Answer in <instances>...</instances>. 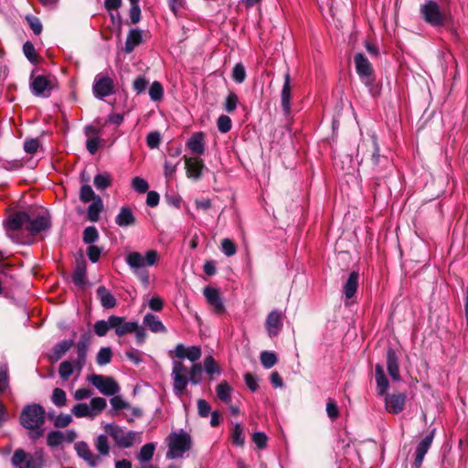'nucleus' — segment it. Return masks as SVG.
<instances>
[{"label": "nucleus", "instance_id": "nucleus-1", "mask_svg": "<svg viewBox=\"0 0 468 468\" xmlns=\"http://www.w3.org/2000/svg\"><path fill=\"white\" fill-rule=\"evenodd\" d=\"M420 17L427 25L435 28L443 27L456 36L454 18L448 5L428 0L420 5Z\"/></svg>", "mask_w": 468, "mask_h": 468}, {"label": "nucleus", "instance_id": "nucleus-2", "mask_svg": "<svg viewBox=\"0 0 468 468\" xmlns=\"http://www.w3.org/2000/svg\"><path fill=\"white\" fill-rule=\"evenodd\" d=\"M49 226L50 220L47 214L43 213L32 217L24 211L11 215L6 222L8 231H16L24 229L31 235H37L48 229Z\"/></svg>", "mask_w": 468, "mask_h": 468}, {"label": "nucleus", "instance_id": "nucleus-3", "mask_svg": "<svg viewBox=\"0 0 468 468\" xmlns=\"http://www.w3.org/2000/svg\"><path fill=\"white\" fill-rule=\"evenodd\" d=\"M356 157H360V164H365L372 170H377L378 167L380 169H387L389 165L388 157L379 154V146L376 135H371L359 143Z\"/></svg>", "mask_w": 468, "mask_h": 468}, {"label": "nucleus", "instance_id": "nucleus-4", "mask_svg": "<svg viewBox=\"0 0 468 468\" xmlns=\"http://www.w3.org/2000/svg\"><path fill=\"white\" fill-rule=\"evenodd\" d=\"M356 157H360V164H365L372 170H377L378 167L380 169H387L389 165L388 157L379 154V146L376 135H371L359 143Z\"/></svg>", "mask_w": 468, "mask_h": 468}, {"label": "nucleus", "instance_id": "nucleus-5", "mask_svg": "<svg viewBox=\"0 0 468 468\" xmlns=\"http://www.w3.org/2000/svg\"><path fill=\"white\" fill-rule=\"evenodd\" d=\"M45 422V410L43 407L38 404H31L26 406L20 415L21 425L27 430H36L35 434L31 438L37 439L43 435V431L40 430Z\"/></svg>", "mask_w": 468, "mask_h": 468}, {"label": "nucleus", "instance_id": "nucleus-6", "mask_svg": "<svg viewBox=\"0 0 468 468\" xmlns=\"http://www.w3.org/2000/svg\"><path fill=\"white\" fill-rule=\"evenodd\" d=\"M192 446L191 436L183 431L180 432H173L169 436L168 452L166 457L175 459L182 457L183 454L189 451Z\"/></svg>", "mask_w": 468, "mask_h": 468}, {"label": "nucleus", "instance_id": "nucleus-7", "mask_svg": "<svg viewBox=\"0 0 468 468\" xmlns=\"http://www.w3.org/2000/svg\"><path fill=\"white\" fill-rule=\"evenodd\" d=\"M11 463L17 468H43L44 455L41 451L28 453L22 449H17L12 456Z\"/></svg>", "mask_w": 468, "mask_h": 468}, {"label": "nucleus", "instance_id": "nucleus-8", "mask_svg": "<svg viewBox=\"0 0 468 468\" xmlns=\"http://www.w3.org/2000/svg\"><path fill=\"white\" fill-rule=\"evenodd\" d=\"M158 259V253L155 250H149L144 257L140 252L133 251L127 254L126 263L134 271L138 272L145 266H153Z\"/></svg>", "mask_w": 468, "mask_h": 468}, {"label": "nucleus", "instance_id": "nucleus-9", "mask_svg": "<svg viewBox=\"0 0 468 468\" xmlns=\"http://www.w3.org/2000/svg\"><path fill=\"white\" fill-rule=\"evenodd\" d=\"M88 349V336L84 334L78 343L77 351H78V361L75 365H73L69 361H63L58 369V373L60 378L63 380H67L69 376L73 373V369L76 366L81 367L85 362V356Z\"/></svg>", "mask_w": 468, "mask_h": 468}, {"label": "nucleus", "instance_id": "nucleus-10", "mask_svg": "<svg viewBox=\"0 0 468 468\" xmlns=\"http://www.w3.org/2000/svg\"><path fill=\"white\" fill-rule=\"evenodd\" d=\"M105 431L121 448L132 447L136 437L135 431H126L123 428L115 424H107L105 426Z\"/></svg>", "mask_w": 468, "mask_h": 468}, {"label": "nucleus", "instance_id": "nucleus-11", "mask_svg": "<svg viewBox=\"0 0 468 468\" xmlns=\"http://www.w3.org/2000/svg\"><path fill=\"white\" fill-rule=\"evenodd\" d=\"M90 382L104 396L112 397L120 391L118 382L110 376L91 374Z\"/></svg>", "mask_w": 468, "mask_h": 468}, {"label": "nucleus", "instance_id": "nucleus-12", "mask_svg": "<svg viewBox=\"0 0 468 468\" xmlns=\"http://www.w3.org/2000/svg\"><path fill=\"white\" fill-rule=\"evenodd\" d=\"M354 62L356 70L362 82H364L367 87H370L375 79L374 70L369 60L363 53H356L354 57Z\"/></svg>", "mask_w": 468, "mask_h": 468}, {"label": "nucleus", "instance_id": "nucleus-13", "mask_svg": "<svg viewBox=\"0 0 468 468\" xmlns=\"http://www.w3.org/2000/svg\"><path fill=\"white\" fill-rule=\"evenodd\" d=\"M87 262L83 250L75 255V266L72 272V282L78 289H84L86 283Z\"/></svg>", "mask_w": 468, "mask_h": 468}, {"label": "nucleus", "instance_id": "nucleus-14", "mask_svg": "<svg viewBox=\"0 0 468 468\" xmlns=\"http://www.w3.org/2000/svg\"><path fill=\"white\" fill-rule=\"evenodd\" d=\"M92 91L95 97L103 99L114 93V83L108 76L97 75L94 79Z\"/></svg>", "mask_w": 468, "mask_h": 468}, {"label": "nucleus", "instance_id": "nucleus-15", "mask_svg": "<svg viewBox=\"0 0 468 468\" xmlns=\"http://www.w3.org/2000/svg\"><path fill=\"white\" fill-rule=\"evenodd\" d=\"M112 329L114 330L117 336L122 337L133 333L137 328V322H127L125 317L111 315Z\"/></svg>", "mask_w": 468, "mask_h": 468}, {"label": "nucleus", "instance_id": "nucleus-16", "mask_svg": "<svg viewBox=\"0 0 468 468\" xmlns=\"http://www.w3.org/2000/svg\"><path fill=\"white\" fill-rule=\"evenodd\" d=\"M30 89L35 96L47 98L50 95L52 84L46 76L38 75L32 79Z\"/></svg>", "mask_w": 468, "mask_h": 468}, {"label": "nucleus", "instance_id": "nucleus-17", "mask_svg": "<svg viewBox=\"0 0 468 468\" xmlns=\"http://www.w3.org/2000/svg\"><path fill=\"white\" fill-rule=\"evenodd\" d=\"M183 159L185 161L187 177L199 180L202 176L203 169L205 168L203 160L197 157H188L186 155H184Z\"/></svg>", "mask_w": 468, "mask_h": 468}, {"label": "nucleus", "instance_id": "nucleus-18", "mask_svg": "<svg viewBox=\"0 0 468 468\" xmlns=\"http://www.w3.org/2000/svg\"><path fill=\"white\" fill-rule=\"evenodd\" d=\"M203 293L207 302L213 308L216 314H222L225 313V305L220 296V292L217 288L207 286L204 288Z\"/></svg>", "mask_w": 468, "mask_h": 468}, {"label": "nucleus", "instance_id": "nucleus-19", "mask_svg": "<svg viewBox=\"0 0 468 468\" xmlns=\"http://www.w3.org/2000/svg\"><path fill=\"white\" fill-rule=\"evenodd\" d=\"M406 394H386L385 404L386 410L391 414H399L403 411L406 404Z\"/></svg>", "mask_w": 468, "mask_h": 468}, {"label": "nucleus", "instance_id": "nucleus-20", "mask_svg": "<svg viewBox=\"0 0 468 468\" xmlns=\"http://www.w3.org/2000/svg\"><path fill=\"white\" fill-rule=\"evenodd\" d=\"M435 429L427 434L417 445L415 452V459L413 465L416 468H420L424 460L425 454L428 452L434 438Z\"/></svg>", "mask_w": 468, "mask_h": 468}, {"label": "nucleus", "instance_id": "nucleus-21", "mask_svg": "<svg viewBox=\"0 0 468 468\" xmlns=\"http://www.w3.org/2000/svg\"><path fill=\"white\" fill-rule=\"evenodd\" d=\"M89 219L90 222H97L100 219V214L104 210V205L101 197L95 194V192L90 186L89 189Z\"/></svg>", "mask_w": 468, "mask_h": 468}, {"label": "nucleus", "instance_id": "nucleus-22", "mask_svg": "<svg viewBox=\"0 0 468 468\" xmlns=\"http://www.w3.org/2000/svg\"><path fill=\"white\" fill-rule=\"evenodd\" d=\"M77 438L74 431L68 430L65 431H53L47 436V442L50 447H56L63 442H72Z\"/></svg>", "mask_w": 468, "mask_h": 468}, {"label": "nucleus", "instance_id": "nucleus-23", "mask_svg": "<svg viewBox=\"0 0 468 468\" xmlns=\"http://www.w3.org/2000/svg\"><path fill=\"white\" fill-rule=\"evenodd\" d=\"M282 312L271 311L265 321V327L270 337L276 336L282 328Z\"/></svg>", "mask_w": 468, "mask_h": 468}, {"label": "nucleus", "instance_id": "nucleus-24", "mask_svg": "<svg viewBox=\"0 0 468 468\" xmlns=\"http://www.w3.org/2000/svg\"><path fill=\"white\" fill-rule=\"evenodd\" d=\"M82 181H84V173L81 175ZM80 200L83 203L82 206L76 207V220L79 222H85L88 220V184L83 182L80 192Z\"/></svg>", "mask_w": 468, "mask_h": 468}, {"label": "nucleus", "instance_id": "nucleus-25", "mask_svg": "<svg viewBox=\"0 0 468 468\" xmlns=\"http://www.w3.org/2000/svg\"><path fill=\"white\" fill-rule=\"evenodd\" d=\"M387 369L393 381L400 380L399 357L396 351L390 347L387 350Z\"/></svg>", "mask_w": 468, "mask_h": 468}, {"label": "nucleus", "instance_id": "nucleus-26", "mask_svg": "<svg viewBox=\"0 0 468 468\" xmlns=\"http://www.w3.org/2000/svg\"><path fill=\"white\" fill-rule=\"evenodd\" d=\"M205 133L197 132L191 135L186 145L192 154L201 155L205 153Z\"/></svg>", "mask_w": 468, "mask_h": 468}, {"label": "nucleus", "instance_id": "nucleus-27", "mask_svg": "<svg viewBox=\"0 0 468 468\" xmlns=\"http://www.w3.org/2000/svg\"><path fill=\"white\" fill-rule=\"evenodd\" d=\"M359 273L353 271L349 273L347 280L343 285V293L346 299H351L355 296L358 288Z\"/></svg>", "mask_w": 468, "mask_h": 468}, {"label": "nucleus", "instance_id": "nucleus-28", "mask_svg": "<svg viewBox=\"0 0 468 468\" xmlns=\"http://www.w3.org/2000/svg\"><path fill=\"white\" fill-rule=\"evenodd\" d=\"M96 297L100 301L101 306L105 309H112L117 304L115 297L103 285L97 288Z\"/></svg>", "mask_w": 468, "mask_h": 468}, {"label": "nucleus", "instance_id": "nucleus-29", "mask_svg": "<svg viewBox=\"0 0 468 468\" xmlns=\"http://www.w3.org/2000/svg\"><path fill=\"white\" fill-rule=\"evenodd\" d=\"M290 81H291L290 74L287 71L286 74L284 75V83H283L282 92H281V103H282V110L285 113H289L290 109H291L290 101H291L292 87H291Z\"/></svg>", "mask_w": 468, "mask_h": 468}, {"label": "nucleus", "instance_id": "nucleus-30", "mask_svg": "<svg viewBox=\"0 0 468 468\" xmlns=\"http://www.w3.org/2000/svg\"><path fill=\"white\" fill-rule=\"evenodd\" d=\"M143 41L142 31L138 28L131 29L128 32L123 51L130 54L135 47L139 46Z\"/></svg>", "mask_w": 468, "mask_h": 468}, {"label": "nucleus", "instance_id": "nucleus-31", "mask_svg": "<svg viewBox=\"0 0 468 468\" xmlns=\"http://www.w3.org/2000/svg\"><path fill=\"white\" fill-rule=\"evenodd\" d=\"M136 222L135 217L129 207H122L115 218V223L120 227L133 226Z\"/></svg>", "mask_w": 468, "mask_h": 468}, {"label": "nucleus", "instance_id": "nucleus-32", "mask_svg": "<svg viewBox=\"0 0 468 468\" xmlns=\"http://www.w3.org/2000/svg\"><path fill=\"white\" fill-rule=\"evenodd\" d=\"M375 372L378 393L379 396L386 395L389 386V382L385 375L383 366L380 364H377L375 367Z\"/></svg>", "mask_w": 468, "mask_h": 468}, {"label": "nucleus", "instance_id": "nucleus-33", "mask_svg": "<svg viewBox=\"0 0 468 468\" xmlns=\"http://www.w3.org/2000/svg\"><path fill=\"white\" fill-rule=\"evenodd\" d=\"M144 324L153 333H166V328L162 321L153 314H147L144 317Z\"/></svg>", "mask_w": 468, "mask_h": 468}, {"label": "nucleus", "instance_id": "nucleus-34", "mask_svg": "<svg viewBox=\"0 0 468 468\" xmlns=\"http://www.w3.org/2000/svg\"><path fill=\"white\" fill-rule=\"evenodd\" d=\"M73 345L72 340H63L58 343L51 350L49 357L51 360H59Z\"/></svg>", "mask_w": 468, "mask_h": 468}, {"label": "nucleus", "instance_id": "nucleus-35", "mask_svg": "<svg viewBox=\"0 0 468 468\" xmlns=\"http://www.w3.org/2000/svg\"><path fill=\"white\" fill-rule=\"evenodd\" d=\"M231 386L225 380L221 381L216 388L218 399L228 405L231 403Z\"/></svg>", "mask_w": 468, "mask_h": 468}, {"label": "nucleus", "instance_id": "nucleus-36", "mask_svg": "<svg viewBox=\"0 0 468 468\" xmlns=\"http://www.w3.org/2000/svg\"><path fill=\"white\" fill-rule=\"evenodd\" d=\"M112 176L107 173H99L94 176L93 185L97 190H104L112 186Z\"/></svg>", "mask_w": 468, "mask_h": 468}, {"label": "nucleus", "instance_id": "nucleus-37", "mask_svg": "<svg viewBox=\"0 0 468 468\" xmlns=\"http://www.w3.org/2000/svg\"><path fill=\"white\" fill-rule=\"evenodd\" d=\"M107 407V401L101 397H95L90 400V418L98 415Z\"/></svg>", "mask_w": 468, "mask_h": 468}, {"label": "nucleus", "instance_id": "nucleus-38", "mask_svg": "<svg viewBox=\"0 0 468 468\" xmlns=\"http://www.w3.org/2000/svg\"><path fill=\"white\" fill-rule=\"evenodd\" d=\"M10 392L8 367L5 363L0 364V394Z\"/></svg>", "mask_w": 468, "mask_h": 468}, {"label": "nucleus", "instance_id": "nucleus-39", "mask_svg": "<svg viewBox=\"0 0 468 468\" xmlns=\"http://www.w3.org/2000/svg\"><path fill=\"white\" fill-rule=\"evenodd\" d=\"M112 350L109 346L101 347L95 357V362L99 366H105L112 361Z\"/></svg>", "mask_w": 468, "mask_h": 468}, {"label": "nucleus", "instance_id": "nucleus-40", "mask_svg": "<svg viewBox=\"0 0 468 468\" xmlns=\"http://www.w3.org/2000/svg\"><path fill=\"white\" fill-rule=\"evenodd\" d=\"M172 377H173V380H174V383H173V386H174V390L176 394H180L182 393L187 384H188V376L187 375H178V374H172Z\"/></svg>", "mask_w": 468, "mask_h": 468}, {"label": "nucleus", "instance_id": "nucleus-41", "mask_svg": "<svg viewBox=\"0 0 468 468\" xmlns=\"http://www.w3.org/2000/svg\"><path fill=\"white\" fill-rule=\"evenodd\" d=\"M261 365L269 369L275 366L278 362L277 356L274 352L262 351L260 355Z\"/></svg>", "mask_w": 468, "mask_h": 468}, {"label": "nucleus", "instance_id": "nucleus-42", "mask_svg": "<svg viewBox=\"0 0 468 468\" xmlns=\"http://www.w3.org/2000/svg\"><path fill=\"white\" fill-rule=\"evenodd\" d=\"M111 324V315L108 317V320H99L93 325L94 333L100 336H105L110 329H112Z\"/></svg>", "mask_w": 468, "mask_h": 468}, {"label": "nucleus", "instance_id": "nucleus-43", "mask_svg": "<svg viewBox=\"0 0 468 468\" xmlns=\"http://www.w3.org/2000/svg\"><path fill=\"white\" fill-rule=\"evenodd\" d=\"M243 429L242 426L239 423L235 424L234 429L231 432L230 440L232 444L243 447L245 442V438L242 434Z\"/></svg>", "mask_w": 468, "mask_h": 468}, {"label": "nucleus", "instance_id": "nucleus-44", "mask_svg": "<svg viewBox=\"0 0 468 468\" xmlns=\"http://www.w3.org/2000/svg\"><path fill=\"white\" fill-rule=\"evenodd\" d=\"M154 450L155 445L153 442L144 444L140 450L138 459L142 462L150 461L154 456Z\"/></svg>", "mask_w": 468, "mask_h": 468}, {"label": "nucleus", "instance_id": "nucleus-45", "mask_svg": "<svg viewBox=\"0 0 468 468\" xmlns=\"http://www.w3.org/2000/svg\"><path fill=\"white\" fill-rule=\"evenodd\" d=\"M149 96L152 101H158L164 96V89L159 81H154L149 89Z\"/></svg>", "mask_w": 468, "mask_h": 468}, {"label": "nucleus", "instance_id": "nucleus-46", "mask_svg": "<svg viewBox=\"0 0 468 468\" xmlns=\"http://www.w3.org/2000/svg\"><path fill=\"white\" fill-rule=\"evenodd\" d=\"M188 381L192 384L197 385L201 381L202 366L200 363L193 364L189 371Z\"/></svg>", "mask_w": 468, "mask_h": 468}, {"label": "nucleus", "instance_id": "nucleus-47", "mask_svg": "<svg viewBox=\"0 0 468 468\" xmlns=\"http://www.w3.org/2000/svg\"><path fill=\"white\" fill-rule=\"evenodd\" d=\"M204 369L209 375L220 373L219 367L212 356H208L204 359Z\"/></svg>", "mask_w": 468, "mask_h": 468}, {"label": "nucleus", "instance_id": "nucleus-48", "mask_svg": "<svg viewBox=\"0 0 468 468\" xmlns=\"http://www.w3.org/2000/svg\"><path fill=\"white\" fill-rule=\"evenodd\" d=\"M233 80L237 83H242L246 79V70L242 63H237L233 69L231 75Z\"/></svg>", "mask_w": 468, "mask_h": 468}, {"label": "nucleus", "instance_id": "nucleus-49", "mask_svg": "<svg viewBox=\"0 0 468 468\" xmlns=\"http://www.w3.org/2000/svg\"><path fill=\"white\" fill-rule=\"evenodd\" d=\"M51 400L58 407L64 406L67 400L66 392L59 388H56L52 392Z\"/></svg>", "mask_w": 468, "mask_h": 468}, {"label": "nucleus", "instance_id": "nucleus-50", "mask_svg": "<svg viewBox=\"0 0 468 468\" xmlns=\"http://www.w3.org/2000/svg\"><path fill=\"white\" fill-rule=\"evenodd\" d=\"M95 447L100 454L108 455L110 447L107 437L105 435H100L95 441Z\"/></svg>", "mask_w": 468, "mask_h": 468}, {"label": "nucleus", "instance_id": "nucleus-51", "mask_svg": "<svg viewBox=\"0 0 468 468\" xmlns=\"http://www.w3.org/2000/svg\"><path fill=\"white\" fill-rule=\"evenodd\" d=\"M218 129L220 133H226L232 127L231 119L228 115H220L217 121Z\"/></svg>", "mask_w": 468, "mask_h": 468}, {"label": "nucleus", "instance_id": "nucleus-52", "mask_svg": "<svg viewBox=\"0 0 468 468\" xmlns=\"http://www.w3.org/2000/svg\"><path fill=\"white\" fill-rule=\"evenodd\" d=\"M106 144V141L100 136H90V154H94L99 148H103Z\"/></svg>", "mask_w": 468, "mask_h": 468}, {"label": "nucleus", "instance_id": "nucleus-53", "mask_svg": "<svg viewBox=\"0 0 468 468\" xmlns=\"http://www.w3.org/2000/svg\"><path fill=\"white\" fill-rule=\"evenodd\" d=\"M221 249L224 254L228 257L233 256L237 251L235 242L230 239H224L221 241Z\"/></svg>", "mask_w": 468, "mask_h": 468}, {"label": "nucleus", "instance_id": "nucleus-54", "mask_svg": "<svg viewBox=\"0 0 468 468\" xmlns=\"http://www.w3.org/2000/svg\"><path fill=\"white\" fill-rule=\"evenodd\" d=\"M161 143V133L158 131H153L146 136V144L149 148H158Z\"/></svg>", "mask_w": 468, "mask_h": 468}, {"label": "nucleus", "instance_id": "nucleus-55", "mask_svg": "<svg viewBox=\"0 0 468 468\" xmlns=\"http://www.w3.org/2000/svg\"><path fill=\"white\" fill-rule=\"evenodd\" d=\"M104 252V247L90 244L89 260L92 263L98 262L101 254Z\"/></svg>", "mask_w": 468, "mask_h": 468}, {"label": "nucleus", "instance_id": "nucleus-56", "mask_svg": "<svg viewBox=\"0 0 468 468\" xmlns=\"http://www.w3.org/2000/svg\"><path fill=\"white\" fill-rule=\"evenodd\" d=\"M132 186L135 191L141 194L147 192L149 188L148 182L140 176L133 178Z\"/></svg>", "mask_w": 468, "mask_h": 468}, {"label": "nucleus", "instance_id": "nucleus-57", "mask_svg": "<svg viewBox=\"0 0 468 468\" xmlns=\"http://www.w3.org/2000/svg\"><path fill=\"white\" fill-rule=\"evenodd\" d=\"M238 101V96L233 91H230L224 102L225 111L229 113L233 112L237 108Z\"/></svg>", "mask_w": 468, "mask_h": 468}, {"label": "nucleus", "instance_id": "nucleus-58", "mask_svg": "<svg viewBox=\"0 0 468 468\" xmlns=\"http://www.w3.org/2000/svg\"><path fill=\"white\" fill-rule=\"evenodd\" d=\"M23 52L30 62L36 63L37 61L36 49L31 42L27 41L23 45Z\"/></svg>", "mask_w": 468, "mask_h": 468}, {"label": "nucleus", "instance_id": "nucleus-59", "mask_svg": "<svg viewBox=\"0 0 468 468\" xmlns=\"http://www.w3.org/2000/svg\"><path fill=\"white\" fill-rule=\"evenodd\" d=\"M110 403L112 409L116 411L124 409H130L129 403L124 401L120 396L113 395L112 398L110 399Z\"/></svg>", "mask_w": 468, "mask_h": 468}, {"label": "nucleus", "instance_id": "nucleus-60", "mask_svg": "<svg viewBox=\"0 0 468 468\" xmlns=\"http://www.w3.org/2000/svg\"><path fill=\"white\" fill-rule=\"evenodd\" d=\"M388 173H386L382 176H374L372 178V190L373 193H380V189L384 184H386V179L388 177Z\"/></svg>", "mask_w": 468, "mask_h": 468}, {"label": "nucleus", "instance_id": "nucleus-61", "mask_svg": "<svg viewBox=\"0 0 468 468\" xmlns=\"http://www.w3.org/2000/svg\"><path fill=\"white\" fill-rule=\"evenodd\" d=\"M197 412L200 417L206 418L211 413V406L207 400L200 399L197 400Z\"/></svg>", "mask_w": 468, "mask_h": 468}, {"label": "nucleus", "instance_id": "nucleus-62", "mask_svg": "<svg viewBox=\"0 0 468 468\" xmlns=\"http://www.w3.org/2000/svg\"><path fill=\"white\" fill-rule=\"evenodd\" d=\"M326 413L331 420H335L339 416L338 406L336 402L331 399L326 403Z\"/></svg>", "mask_w": 468, "mask_h": 468}, {"label": "nucleus", "instance_id": "nucleus-63", "mask_svg": "<svg viewBox=\"0 0 468 468\" xmlns=\"http://www.w3.org/2000/svg\"><path fill=\"white\" fill-rule=\"evenodd\" d=\"M267 436L264 432H254L252 435V441L259 449H264L267 445Z\"/></svg>", "mask_w": 468, "mask_h": 468}, {"label": "nucleus", "instance_id": "nucleus-64", "mask_svg": "<svg viewBox=\"0 0 468 468\" xmlns=\"http://www.w3.org/2000/svg\"><path fill=\"white\" fill-rule=\"evenodd\" d=\"M39 147L37 139H27L24 143V150L30 154H35Z\"/></svg>", "mask_w": 468, "mask_h": 468}]
</instances>
